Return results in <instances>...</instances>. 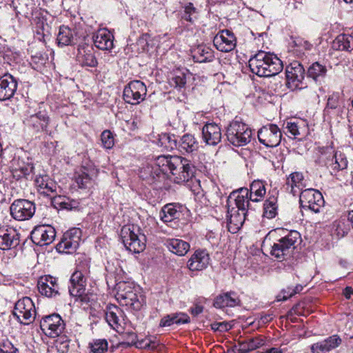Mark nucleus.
I'll use <instances>...</instances> for the list:
<instances>
[{
  "mask_svg": "<svg viewBox=\"0 0 353 353\" xmlns=\"http://www.w3.org/2000/svg\"><path fill=\"white\" fill-rule=\"evenodd\" d=\"M77 51V61L80 65L92 68L97 65L98 62L92 46L86 43L81 44L79 46Z\"/></svg>",
  "mask_w": 353,
  "mask_h": 353,
  "instance_id": "24",
  "label": "nucleus"
},
{
  "mask_svg": "<svg viewBox=\"0 0 353 353\" xmlns=\"http://www.w3.org/2000/svg\"><path fill=\"white\" fill-rule=\"evenodd\" d=\"M90 353H105L108 349V343L105 339H94L88 343Z\"/></svg>",
  "mask_w": 353,
  "mask_h": 353,
  "instance_id": "45",
  "label": "nucleus"
},
{
  "mask_svg": "<svg viewBox=\"0 0 353 353\" xmlns=\"http://www.w3.org/2000/svg\"><path fill=\"white\" fill-rule=\"evenodd\" d=\"M248 343L249 344L250 350L252 351L263 345L264 340L261 337L258 336L248 339Z\"/></svg>",
  "mask_w": 353,
  "mask_h": 353,
  "instance_id": "55",
  "label": "nucleus"
},
{
  "mask_svg": "<svg viewBox=\"0 0 353 353\" xmlns=\"http://www.w3.org/2000/svg\"><path fill=\"white\" fill-rule=\"evenodd\" d=\"M81 234L82 232L79 228H73L68 230L63 234L61 241L57 245V250L65 253L75 252L79 246Z\"/></svg>",
  "mask_w": 353,
  "mask_h": 353,
  "instance_id": "15",
  "label": "nucleus"
},
{
  "mask_svg": "<svg viewBox=\"0 0 353 353\" xmlns=\"http://www.w3.org/2000/svg\"><path fill=\"white\" fill-rule=\"evenodd\" d=\"M19 234L13 228H0V249L8 250L16 248L19 244Z\"/></svg>",
  "mask_w": 353,
  "mask_h": 353,
  "instance_id": "21",
  "label": "nucleus"
},
{
  "mask_svg": "<svg viewBox=\"0 0 353 353\" xmlns=\"http://www.w3.org/2000/svg\"><path fill=\"white\" fill-rule=\"evenodd\" d=\"M339 94H332L327 99V106L331 109H335L338 106Z\"/></svg>",
  "mask_w": 353,
  "mask_h": 353,
  "instance_id": "57",
  "label": "nucleus"
},
{
  "mask_svg": "<svg viewBox=\"0 0 353 353\" xmlns=\"http://www.w3.org/2000/svg\"><path fill=\"white\" fill-rule=\"evenodd\" d=\"M248 65L252 73L263 77L275 76L283 68L281 59L276 55L264 51H259L252 57Z\"/></svg>",
  "mask_w": 353,
  "mask_h": 353,
  "instance_id": "1",
  "label": "nucleus"
},
{
  "mask_svg": "<svg viewBox=\"0 0 353 353\" xmlns=\"http://www.w3.org/2000/svg\"><path fill=\"white\" fill-rule=\"evenodd\" d=\"M285 352V348H281V347H271L266 351L263 352L261 353H284Z\"/></svg>",
  "mask_w": 353,
  "mask_h": 353,
  "instance_id": "64",
  "label": "nucleus"
},
{
  "mask_svg": "<svg viewBox=\"0 0 353 353\" xmlns=\"http://www.w3.org/2000/svg\"><path fill=\"white\" fill-rule=\"evenodd\" d=\"M190 74L188 70H176L169 80L170 85L180 90L183 88L187 83L188 77H190Z\"/></svg>",
  "mask_w": 353,
  "mask_h": 353,
  "instance_id": "41",
  "label": "nucleus"
},
{
  "mask_svg": "<svg viewBox=\"0 0 353 353\" xmlns=\"http://www.w3.org/2000/svg\"><path fill=\"white\" fill-rule=\"evenodd\" d=\"M214 46L223 52L233 50L236 46V39L234 33L229 30L219 31L213 39Z\"/></svg>",
  "mask_w": 353,
  "mask_h": 353,
  "instance_id": "17",
  "label": "nucleus"
},
{
  "mask_svg": "<svg viewBox=\"0 0 353 353\" xmlns=\"http://www.w3.org/2000/svg\"><path fill=\"white\" fill-rule=\"evenodd\" d=\"M178 150L183 154L193 153L199 149V142L192 134H185L178 141Z\"/></svg>",
  "mask_w": 353,
  "mask_h": 353,
  "instance_id": "32",
  "label": "nucleus"
},
{
  "mask_svg": "<svg viewBox=\"0 0 353 353\" xmlns=\"http://www.w3.org/2000/svg\"><path fill=\"white\" fill-rule=\"evenodd\" d=\"M301 241V234L296 230L288 232L286 234L275 239L270 244V254L279 261L290 258Z\"/></svg>",
  "mask_w": 353,
  "mask_h": 353,
  "instance_id": "3",
  "label": "nucleus"
},
{
  "mask_svg": "<svg viewBox=\"0 0 353 353\" xmlns=\"http://www.w3.org/2000/svg\"><path fill=\"white\" fill-rule=\"evenodd\" d=\"M92 39L94 46L101 50L110 51L114 46V36L107 29L99 30Z\"/></svg>",
  "mask_w": 353,
  "mask_h": 353,
  "instance_id": "27",
  "label": "nucleus"
},
{
  "mask_svg": "<svg viewBox=\"0 0 353 353\" xmlns=\"http://www.w3.org/2000/svg\"><path fill=\"white\" fill-rule=\"evenodd\" d=\"M286 85L291 90L302 89L305 87L303 83L305 70L298 61L290 63L285 69Z\"/></svg>",
  "mask_w": 353,
  "mask_h": 353,
  "instance_id": "9",
  "label": "nucleus"
},
{
  "mask_svg": "<svg viewBox=\"0 0 353 353\" xmlns=\"http://www.w3.org/2000/svg\"><path fill=\"white\" fill-rule=\"evenodd\" d=\"M327 165L332 174H336L340 170H343L347 167V160L344 154L336 152L331 160H328Z\"/></svg>",
  "mask_w": 353,
  "mask_h": 353,
  "instance_id": "37",
  "label": "nucleus"
},
{
  "mask_svg": "<svg viewBox=\"0 0 353 353\" xmlns=\"http://www.w3.org/2000/svg\"><path fill=\"white\" fill-rule=\"evenodd\" d=\"M247 215V212L243 213L238 210L234 211V208L230 210V209L228 208L227 217L228 223L229 225V230H230V225L232 224H233L235 226V228L234 230H237L241 226H242Z\"/></svg>",
  "mask_w": 353,
  "mask_h": 353,
  "instance_id": "43",
  "label": "nucleus"
},
{
  "mask_svg": "<svg viewBox=\"0 0 353 353\" xmlns=\"http://www.w3.org/2000/svg\"><path fill=\"white\" fill-rule=\"evenodd\" d=\"M210 256L205 250H196L189 259L187 266L190 271H201L208 266Z\"/></svg>",
  "mask_w": 353,
  "mask_h": 353,
  "instance_id": "23",
  "label": "nucleus"
},
{
  "mask_svg": "<svg viewBox=\"0 0 353 353\" xmlns=\"http://www.w3.org/2000/svg\"><path fill=\"white\" fill-rule=\"evenodd\" d=\"M158 345L159 343L157 341L149 339L140 341L139 345H137V347L154 350Z\"/></svg>",
  "mask_w": 353,
  "mask_h": 353,
  "instance_id": "56",
  "label": "nucleus"
},
{
  "mask_svg": "<svg viewBox=\"0 0 353 353\" xmlns=\"http://www.w3.org/2000/svg\"><path fill=\"white\" fill-rule=\"evenodd\" d=\"M158 144L166 150L170 151L177 148L178 141L174 134L163 133L159 135Z\"/></svg>",
  "mask_w": 353,
  "mask_h": 353,
  "instance_id": "44",
  "label": "nucleus"
},
{
  "mask_svg": "<svg viewBox=\"0 0 353 353\" xmlns=\"http://www.w3.org/2000/svg\"><path fill=\"white\" fill-rule=\"evenodd\" d=\"M299 202L302 209L315 213L320 212L325 203L322 194L313 188L302 190L299 194Z\"/></svg>",
  "mask_w": 353,
  "mask_h": 353,
  "instance_id": "8",
  "label": "nucleus"
},
{
  "mask_svg": "<svg viewBox=\"0 0 353 353\" xmlns=\"http://www.w3.org/2000/svg\"><path fill=\"white\" fill-rule=\"evenodd\" d=\"M18 87L17 79L9 73L0 77V101L12 98Z\"/></svg>",
  "mask_w": 353,
  "mask_h": 353,
  "instance_id": "20",
  "label": "nucleus"
},
{
  "mask_svg": "<svg viewBox=\"0 0 353 353\" xmlns=\"http://www.w3.org/2000/svg\"><path fill=\"white\" fill-rule=\"evenodd\" d=\"M174 324V320H172V314L167 315L163 317L160 322L161 327H168Z\"/></svg>",
  "mask_w": 353,
  "mask_h": 353,
  "instance_id": "60",
  "label": "nucleus"
},
{
  "mask_svg": "<svg viewBox=\"0 0 353 353\" xmlns=\"http://www.w3.org/2000/svg\"><path fill=\"white\" fill-rule=\"evenodd\" d=\"M105 318L108 325L114 330L122 329L123 312L115 305H109L105 310Z\"/></svg>",
  "mask_w": 353,
  "mask_h": 353,
  "instance_id": "25",
  "label": "nucleus"
},
{
  "mask_svg": "<svg viewBox=\"0 0 353 353\" xmlns=\"http://www.w3.org/2000/svg\"><path fill=\"white\" fill-rule=\"evenodd\" d=\"M266 194V189L263 181H254L250 187L249 198L251 201L259 202L262 200Z\"/></svg>",
  "mask_w": 353,
  "mask_h": 353,
  "instance_id": "38",
  "label": "nucleus"
},
{
  "mask_svg": "<svg viewBox=\"0 0 353 353\" xmlns=\"http://www.w3.org/2000/svg\"><path fill=\"white\" fill-rule=\"evenodd\" d=\"M103 146L106 149H111L114 145V139L110 130H104L101 134Z\"/></svg>",
  "mask_w": 353,
  "mask_h": 353,
  "instance_id": "49",
  "label": "nucleus"
},
{
  "mask_svg": "<svg viewBox=\"0 0 353 353\" xmlns=\"http://www.w3.org/2000/svg\"><path fill=\"white\" fill-rule=\"evenodd\" d=\"M291 39L294 47H297L305 51H310L313 48V45L311 43L303 38L291 37Z\"/></svg>",
  "mask_w": 353,
  "mask_h": 353,
  "instance_id": "51",
  "label": "nucleus"
},
{
  "mask_svg": "<svg viewBox=\"0 0 353 353\" xmlns=\"http://www.w3.org/2000/svg\"><path fill=\"white\" fill-rule=\"evenodd\" d=\"M181 168H174L172 172L173 180L176 183H182L191 179L195 172V167L191 161L182 157Z\"/></svg>",
  "mask_w": 353,
  "mask_h": 353,
  "instance_id": "22",
  "label": "nucleus"
},
{
  "mask_svg": "<svg viewBox=\"0 0 353 353\" xmlns=\"http://www.w3.org/2000/svg\"><path fill=\"white\" fill-rule=\"evenodd\" d=\"M32 169L33 167L30 165L20 167L19 169H14L12 171L13 178L17 180L24 181L26 184L28 176H30Z\"/></svg>",
  "mask_w": 353,
  "mask_h": 353,
  "instance_id": "48",
  "label": "nucleus"
},
{
  "mask_svg": "<svg viewBox=\"0 0 353 353\" xmlns=\"http://www.w3.org/2000/svg\"><path fill=\"white\" fill-rule=\"evenodd\" d=\"M86 278L81 270H77L70 276L68 291L72 296L82 302H85L87 294Z\"/></svg>",
  "mask_w": 353,
  "mask_h": 353,
  "instance_id": "14",
  "label": "nucleus"
},
{
  "mask_svg": "<svg viewBox=\"0 0 353 353\" xmlns=\"http://www.w3.org/2000/svg\"><path fill=\"white\" fill-rule=\"evenodd\" d=\"M34 184L39 192L46 196H50L57 190L56 183L44 173L36 175Z\"/></svg>",
  "mask_w": 353,
  "mask_h": 353,
  "instance_id": "28",
  "label": "nucleus"
},
{
  "mask_svg": "<svg viewBox=\"0 0 353 353\" xmlns=\"http://www.w3.org/2000/svg\"><path fill=\"white\" fill-rule=\"evenodd\" d=\"M286 128L288 130V132L293 136H298L300 134L299 131L298 125L294 122H288Z\"/></svg>",
  "mask_w": 353,
  "mask_h": 353,
  "instance_id": "58",
  "label": "nucleus"
},
{
  "mask_svg": "<svg viewBox=\"0 0 353 353\" xmlns=\"http://www.w3.org/2000/svg\"><path fill=\"white\" fill-rule=\"evenodd\" d=\"M226 136L228 141L233 145L243 146L250 142L252 130L245 123L234 121L228 125Z\"/></svg>",
  "mask_w": 353,
  "mask_h": 353,
  "instance_id": "6",
  "label": "nucleus"
},
{
  "mask_svg": "<svg viewBox=\"0 0 353 353\" xmlns=\"http://www.w3.org/2000/svg\"><path fill=\"white\" fill-rule=\"evenodd\" d=\"M18 350L11 343L3 345V347H0V353H17Z\"/></svg>",
  "mask_w": 353,
  "mask_h": 353,
  "instance_id": "59",
  "label": "nucleus"
},
{
  "mask_svg": "<svg viewBox=\"0 0 353 353\" xmlns=\"http://www.w3.org/2000/svg\"><path fill=\"white\" fill-rule=\"evenodd\" d=\"M165 245L171 252L180 256H185L190 248L188 242L179 239H168Z\"/></svg>",
  "mask_w": 353,
  "mask_h": 353,
  "instance_id": "35",
  "label": "nucleus"
},
{
  "mask_svg": "<svg viewBox=\"0 0 353 353\" xmlns=\"http://www.w3.org/2000/svg\"><path fill=\"white\" fill-rule=\"evenodd\" d=\"M240 303V300L234 292H225L217 296L214 301V306L216 308L225 307H235Z\"/></svg>",
  "mask_w": 353,
  "mask_h": 353,
  "instance_id": "34",
  "label": "nucleus"
},
{
  "mask_svg": "<svg viewBox=\"0 0 353 353\" xmlns=\"http://www.w3.org/2000/svg\"><path fill=\"white\" fill-rule=\"evenodd\" d=\"M192 57L195 62H211L214 58L213 50L206 45H199L192 50Z\"/></svg>",
  "mask_w": 353,
  "mask_h": 353,
  "instance_id": "33",
  "label": "nucleus"
},
{
  "mask_svg": "<svg viewBox=\"0 0 353 353\" xmlns=\"http://www.w3.org/2000/svg\"><path fill=\"white\" fill-rule=\"evenodd\" d=\"M219 326L220 332H227L232 327V325L230 323L225 321L219 322Z\"/></svg>",
  "mask_w": 353,
  "mask_h": 353,
  "instance_id": "62",
  "label": "nucleus"
},
{
  "mask_svg": "<svg viewBox=\"0 0 353 353\" xmlns=\"http://www.w3.org/2000/svg\"><path fill=\"white\" fill-rule=\"evenodd\" d=\"M250 201L251 200L249 198V190L246 188H241L230 194L227 199V205L230 207L234 202L238 211L248 213L250 209Z\"/></svg>",
  "mask_w": 353,
  "mask_h": 353,
  "instance_id": "18",
  "label": "nucleus"
},
{
  "mask_svg": "<svg viewBox=\"0 0 353 353\" xmlns=\"http://www.w3.org/2000/svg\"><path fill=\"white\" fill-rule=\"evenodd\" d=\"M172 320L174 324L181 325L188 323L190 321L189 316L183 312H177L172 314Z\"/></svg>",
  "mask_w": 353,
  "mask_h": 353,
  "instance_id": "54",
  "label": "nucleus"
},
{
  "mask_svg": "<svg viewBox=\"0 0 353 353\" xmlns=\"http://www.w3.org/2000/svg\"><path fill=\"white\" fill-rule=\"evenodd\" d=\"M251 351L250 350L249 344L248 341L239 342L237 345H235L231 350H228L229 353H246Z\"/></svg>",
  "mask_w": 353,
  "mask_h": 353,
  "instance_id": "53",
  "label": "nucleus"
},
{
  "mask_svg": "<svg viewBox=\"0 0 353 353\" xmlns=\"http://www.w3.org/2000/svg\"><path fill=\"white\" fill-rule=\"evenodd\" d=\"M56 236L55 229L49 225L36 226L31 232L32 242L39 246L50 244Z\"/></svg>",
  "mask_w": 353,
  "mask_h": 353,
  "instance_id": "16",
  "label": "nucleus"
},
{
  "mask_svg": "<svg viewBox=\"0 0 353 353\" xmlns=\"http://www.w3.org/2000/svg\"><path fill=\"white\" fill-rule=\"evenodd\" d=\"M35 204L26 199H17L10 207L11 216L19 221L30 219L35 213Z\"/></svg>",
  "mask_w": 353,
  "mask_h": 353,
  "instance_id": "12",
  "label": "nucleus"
},
{
  "mask_svg": "<svg viewBox=\"0 0 353 353\" xmlns=\"http://www.w3.org/2000/svg\"><path fill=\"white\" fill-rule=\"evenodd\" d=\"M190 312L194 316H196L203 311V307L199 304H195L194 307L190 308Z\"/></svg>",
  "mask_w": 353,
  "mask_h": 353,
  "instance_id": "61",
  "label": "nucleus"
},
{
  "mask_svg": "<svg viewBox=\"0 0 353 353\" xmlns=\"http://www.w3.org/2000/svg\"><path fill=\"white\" fill-rule=\"evenodd\" d=\"M57 41L59 46L63 47L72 45L74 41V31L67 26H61L59 28Z\"/></svg>",
  "mask_w": 353,
  "mask_h": 353,
  "instance_id": "40",
  "label": "nucleus"
},
{
  "mask_svg": "<svg viewBox=\"0 0 353 353\" xmlns=\"http://www.w3.org/2000/svg\"><path fill=\"white\" fill-rule=\"evenodd\" d=\"M37 287L39 293L48 298H54L59 295V284L58 279L50 275L41 276Z\"/></svg>",
  "mask_w": 353,
  "mask_h": 353,
  "instance_id": "19",
  "label": "nucleus"
},
{
  "mask_svg": "<svg viewBox=\"0 0 353 353\" xmlns=\"http://www.w3.org/2000/svg\"><path fill=\"white\" fill-rule=\"evenodd\" d=\"M286 185L291 188L290 192L296 196L300 194V191L305 188L304 177L301 172H294L289 175L287 179Z\"/></svg>",
  "mask_w": 353,
  "mask_h": 353,
  "instance_id": "36",
  "label": "nucleus"
},
{
  "mask_svg": "<svg viewBox=\"0 0 353 353\" xmlns=\"http://www.w3.org/2000/svg\"><path fill=\"white\" fill-rule=\"evenodd\" d=\"M65 325L61 316L56 313L44 316L40 321L41 330L51 338L59 336L63 332Z\"/></svg>",
  "mask_w": 353,
  "mask_h": 353,
  "instance_id": "10",
  "label": "nucleus"
},
{
  "mask_svg": "<svg viewBox=\"0 0 353 353\" xmlns=\"http://www.w3.org/2000/svg\"><path fill=\"white\" fill-rule=\"evenodd\" d=\"M49 118L43 112H38L34 114L27 115L25 119V123L32 127L35 131L41 130H46L48 125Z\"/></svg>",
  "mask_w": 353,
  "mask_h": 353,
  "instance_id": "30",
  "label": "nucleus"
},
{
  "mask_svg": "<svg viewBox=\"0 0 353 353\" xmlns=\"http://www.w3.org/2000/svg\"><path fill=\"white\" fill-rule=\"evenodd\" d=\"M182 157L180 156L161 155L156 158L152 168L151 175L155 179L165 178L168 173L172 174L174 168H181Z\"/></svg>",
  "mask_w": 353,
  "mask_h": 353,
  "instance_id": "5",
  "label": "nucleus"
},
{
  "mask_svg": "<svg viewBox=\"0 0 353 353\" xmlns=\"http://www.w3.org/2000/svg\"><path fill=\"white\" fill-rule=\"evenodd\" d=\"M333 234L336 235L338 239L344 237L348 232V228L344 223L334 222L333 224Z\"/></svg>",
  "mask_w": 353,
  "mask_h": 353,
  "instance_id": "52",
  "label": "nucleus"
},
{
  "mask_svg": "<svg viewBox=\"0 0 353 353\" xmlns=\"http://www.w3.org/2000/svg\"><path fill=\"white\" fill-rule=\"evenodd\" d=\"M269 196L265 200L263 204V216L271 219L276 216L277 214L278 205H277V197L276 194L277 192H274Z\"/></svg>",
  "mask_w": 353,
  "mask_h": 353,
  "instance_id": "39",
  "label": "nucleus"
},
{
  "mask_svg": "<svg viewBox=\"0 0 353 353\" xmlns=\"http://www.w3.org/2000/svg\"><path fill=\"white\" fill-rule=\"evenodd\" d=\"M76 182L80 188H87L92 183V177L85 172H82L76 176Z\"/></svg>",
  "mask_w": 353,
  "mask_h": 353,
  "instance_id": "50",
  "label": "nucleus"
},
{
  "mask_svg": "<svg viewBox=\"0 0 353 353\" xmlns=\"http://www.w3.org/2000/svg\"><path fill=\"white\" fill-rule=\"evenodd\" d=\"M13 314L21 324L32 323L36 318V310L32 299L28 296L19 299L15 303Z\"/></svg>",
  "mask_w": 353,
  "mask_h": 353,
  "instance_id": "7",
  "label": "nucleus"
},
{
  "mask_svg": "<svg viewBox=\"0 0 353 353\" xmlns=\"http://www.w3.org/2000/svg\"><path fill=\"white\" fill-rule=\"evenodd\" d=\"M127 334V339L130 341L132 345H135L136 346L137 345H139L140 342H137V335L134 332H128Z\"/></svg>",
  "mask_w": 353,
  "mask_h": 353,
  "instance_id": "63",
  "label": "nucleus"
},
{
  "mask_svg": "<svg viewBox=\"0 0 353 353\" xmlns=\"http://www.w3.org/2000/svg\"><path fill=\"white\" fill-rule=\"evenodd\" d=\"M146 94L147 88L144 83L134 80L125 86L123 97L126 103L137 105L145 99Z\"/></svg>",
  "mask_w": 353,
  "mask_h": 353,
  "instance_id": "11",
  "label": "nucleus"
},
{
  "mask_svg": "<svg viewBox=\"0 0 353 353\" xmlns=\"http://www.w3.org/2000/svg\"><path fill=\"white\" fill-rule=\"evenodd\" d=\"M341 343V339L337 335H332L325 340L315 343L310 347L312 353H325L337 347Z\"/></svg>",
  "mask_w": 353,
  "mask_h": 353,
  "instance_id": "31",
  "label": "nucleus"
},
{
  "mask_svg": "<svg viewBox=\"0 0 353 353\" xmlns=\"http://www.w3.org/2000/svg\"><path fill=\"white\" fill-rule=\"evenodd\" d=\"M115 298L122 305L134 311H139L145 303V297L140 292L139 286L129 281H119L114 288Z\"/></svg>",
  "mask_w": 353,
  "mask_h": 353,
  "instance_id": "2",
  "label": "nucleus"
},
{
  "mask_svg": "<svg viewBox=\"0 0 353 353\" xmlns=\"http://www.w3.org/2000/svg\"><path fill=\"white\" fill-rule=\"evenodd\" d=\"M326 72V67L319 62L313 63L307 69V76L315 81L320 77H325Z\"/></svg>",
  "mask_w": 353,
  "mask_h": 353,
  "instance_id": "46",
  "label": "nucleus"
},
{
  "mask_svg": "<svg viewBox=\"0 0 353 353\" xmlns=\"http://www.w3.org/2000/svg\"><path fill=\"white\" fill-rule=\"evenodd\" d=\"M202 135L205 143L216 145L221 142L222 134L221 128L215 123H207L202 128Z\"/></svg>",
  "mask_w": 353,
  "mask_h": 353,
  "instance_id": "26",
  "label": "nucleus"
},
{
  "mask_svg": "<svg viewBox=\"0 0 353 353\" xmlns=\"http://www.w3.org/2000/svg\"><path fill=\"white\" fill-rule=\"evenodd\" d=\"M332 46L336 50L351 51L353 50V37L349 34H339L334 40Z\"/></svg>",
  "mask_w": 353,
  "mask_h": 353,
  "instance_id": "42",
  "label": "nucleus"
},
{
  "mask_svg": "<svg viewBox=\"0 0 353 353\" xmlns=\"http://www.w3.org/2000/svg\"><path fill=\"white\" fill-rule=\"evenodd\" d=\"M139 228L134 225H124L121 230V238L125 248L134 253H140L145 250V237L138 234Z\"/></svg>",
  "mask_w": 353,
  "mask_h": 353,
  "instance_id": "4",
  "label": "nucleus"
},
{
  "mask_svg": "<svg viewBox=\"0 0 353 353\" xmlns=\"http://www.w3.org/2000/svg\"><path fill=\"white\" fill-rule=\"evenodd\" d=\"M281 132L275 124H268L263 126L258 131L259 142L267 148H274L279 145L281 143Z\"/></svg>",
  "mask_w": 353,
  "mask_h": 353,
  "instance_id": "13",
  "label": "nucleus"
},
{
  "mask_svg": "<svg viewBox=\"0 0 353 353\" xmlns=\"http://www.w3.org/2000/svg\"><path fill=\"white\" fill-rule=\"evenodd\" d=\"M183 210V206L179 203H168L160 211V219L164 223H170L175 219H179Z\"/></svg>",
  "mask_w": 353,
  "mask_h": 353,
  "instance_id": "29",
  "label": "nucleus"
},
{
  "mask_svg": "<svg viewBox=\"0 0 353 353\" xmlns=\"http://www.w3.org/2000/svg\"><path fill=\"white\" fill-rule=\"evenodd\" d=\"M184 11L182 13L181 18L188 22L193 23L197 19L198 10L194 6L192 3H188L183 7Z\"/></svg>",
  "mask_w": 353,
  "mask_h": 353,
  "instance_id": "47",
  "label": "nucleus"
}]
</instances>
